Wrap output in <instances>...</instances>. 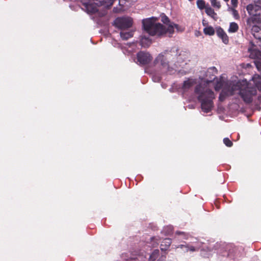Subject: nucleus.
I'll return each instance as SVG.
<instances>
[{
  "label": "nucleus",
  "instance_id": "2eb2a0df",
  "mask_svg": "<svg viewBox=\"0 0 261 261\" xmlns=\"http://www.w3.org/2000/svg\"><path fill=\"white\" fill-rule=\"evenodd\" d=\"M205 13L207 14V15L213 18L214 19L215 18V17L217 15V14L215 12L214 9H213L210 7H206L205 8Z\"/></svg>",
  "mask_w": 261,
  "mask_h": 261
},
{
  "label": "nucleus",
  "instance_id": "aec40b11",
  "mask_svg": "<svg viewBox=\"0 0 261 261\" xmlns=\"http://www.w3.org/2000/svg\"><path fill=\"white\" fill-rule=\"evenodd\" d=\"M160 251L158 249L154 250L149 257L150 261H154L159 256Z\"/></svg>",
  "mask_w": 261,
  "mask_h": 261
},
{
  "label": "nucleus",
  "instance_id": "4468645a",
  "mask_svg": "<svg viewBox=\"0 0 261 261\" xmlns=\"http://www.w3.org/2000/svg\"><path fill=\"white\" fill-rule=\"evenodd\" d=\"M179 25L173 22L168 24V28L165 27V34L169 33L170 34H172L174 32V28L178 29Z\"/></svg>",
  "mask_w": 261,
  "mask_h": 261
},
{
  "label": "nucleus",
  "instance_id": "f03ea898",
  "mask_svg": "<svg viewBox=\"0 0 261 261\" xmlns=\"http://www.w3.org/2000/svg\"><path fill=\"white\" fill-rule=\"evenodd\" d=\"M198 94V99L201 102V107L205 113L210 112L213 107V99L215 98L214 92L205 85H197L194 90Z\"/></svg>",
  "mask_w": 261,
  "mask_h": 261
},
{
  "label": "nucleus",
  "instance_id": "0eeeda50",
  "mask_svg": "<svg viewBox=\"0 0 261 261\" xmlns=\"http://www.w3.org/2000/svg\"><path fill=\"white\" fill-rule=\"evenodd\" d=\"M137 61L141 65H145L149 64L152 59L151 55L144 51H140L137 55Z\"/></svg>",
  "mask_w": 261,
  "mask_h": 261
},
{
  "label": "nucleus",
  "instance_id": "7c9ffc66",
  "mask_svg": "<svg viewBox=\"0 0 261 261\" xmlns=\"http://www.w3.org/2000/svg\"><path fill=\"white\" fill-rule=\"evenodd\" d=\"M222 87V84L221 83H218L215 87L216 90H219Z\"/></svg>",
  "mask_w": 261,
  "mask_h": 261
},
{
  "label": "nucleus",
  "instance_id": "423d86ee",
  "mask_svg": "<svg viewBox=\"0 0 261 261\" xmlns=\"http://www.w3.org/2000/svg\"><path fill=\"white\" fill-rule=\"evenodd\" d=\"M255 19V18L254 17L248 18L247 24L250 27H252L251 31L254 37L256 39L261 40V28L254 24Z\"/></svg>",
  "mask_w": 261,
  "mask_h": 261
},
{
  "label": "nucleus",
  "instance_id": "9d476101",
  "mask_svg": "<svg viewBox=\"0 0 261 261\" xmlns=\"http://www.w3.org/2000/svg\"><path fill=\"white\" fill-rule=\"evenodd\" d=\"M248 51L250 53V56L252 58L261 59V52L258 50L249 48ZM255 64L257 69L261 71V61H256Z\"/></svg>",
  "mask_w": 261,
  "mask_h": 261
},
{
  "label": "nucleus",
  "instance_id": "20e7f679",
  "mask_svg": "<svg viewBox=\"0 0 261 261\" xmlns=\"http://www.w3.org/2000/svg\"><path fill=\"white\" fill-rule=\"evenodd\" d=\"M132 24L133 20L130 17H118L114 22V25L121 30L128 29Z\"/></svg>",
  "mask_w": 261,
  "mask_h": 261
},
{
  "label": "nucleus",
  "instance_id": "7ed1b4c3",
  "mask_svg": "<svg viewBox=\"0 0 261 261\" xmlns=\"http://www.w3.org/2000/svg\"><path fill=\"white\" fill-rule=\"evenodd\" d=\"M153 18L142 21L144 30L151 36H161L165 34V26L160 23H155Z\"/></svg>",
  "mask_w": 261,
  "mask_h": 261
},
{
  "label": "nucleus",
  "instance_id": "473e14b6",
  "mask_svg": "<svg viewBox=\"0 0 261 261\" xmlns=\"http://www.w3.org/2000/svg\"><path fill=\"white\" fill-rule=\"evenodd\" d=\"M202 24L204 26L206 25L207 24V23L206 22H204V20H203L202 21Z\"/></svg>",
  "mask_w": 261,
  "mask_h": 261
},
{
  "label": "nucleus",
  "instance_id": "6ab92c4d",
  "mask_svg": "<svg viewBox=\"0 0 261 261\" xmlns=\"http://www.w3.org/2000/svg\"><path fill=\"white\" fill-rule=\"evenodd\" d=\"M239 29V26L236 22H231L230 23L229 28L228 29L229 32L235 33L237 32Z\"/></svg>",
  "mask_w": 261,
  "mask_h": 261
},
{
  "label": "nucleus",
  "instance_id": "412c9836",
  "mask_svg": "<svg viewBox=\"0 0 261 261\" xmlns=\"http://www.w3.org/2000/svg\"><path fill=\"white\" fill-rule=\"evenodd\" d=\"M253 80L254 83L255 87H254L256 90V88L261 90V79H259V80L257 81L256 77L254 76L253 77ZM251 88H253V87H250Z\"/></svg>",
  "mask_w": 261,
  "mask_h": 261
},
{
  "label": "nucleus",
  "instance_id": "bb28decb",
  "mask_svg": "<svg viewBox=\"0 0 261 261\" xmlns=\"http://www.w3.org/2000/svg\"><path fill=\"white\" fill-rule=\"evenodd\" d=\"M223 143L225 144V145L227 147H231L233 145L232 142L228 138H225L223 139Z\"/></svg>",
  "mask_w": 261,
  "mask_h": 261
},
{
  "label": "nucleus",
  "instance_id": "f704fd0d",
  "mask_svg": "<svg viewBox=\"0 0 261 261\" xmlns=\"http://www.w3.org/2000/svg\"><path fill=\"white\" fill-rule=\"evenodd\" d=\"M130 186V181L129 180V187Z\"/></svg>",
  "mask_w": 261,
  "mask_h": 261
},
{
  "label": "nucleus",
  "instance_id": "9b49d317",
  "mask_svg": "<svg viewBox=\"0 0 261 261\" xmlns=\"http://www.w3.org/2000/svg\"><path fill=\"white\" fill-rule=\"evenodd\" d=\"M216 34L218 36V37L222 40V42L224 44H227L228 43V37L222 28H221V27L217 28Z\"/></svg>",
  "mask_w": 261,
  "mask_h": 261
},
{
  "label": "nucleus",
  "instance_id": "f8f14e48",
  "mask_svg": "<svg viewBox=\"0 0 261 261\" xmlns=\"http://www.w3.org/2000/svg\"><path fill=\"white\" fill-rule=\"evenodd\" d=\"M196 80L189 79L188 80L184 81L181 88L182 90L184 92H187L195 84H196Z\"/></svg>",
  "mask_w": 261,
  "mask_h": 261
},
{
  "label": "nucleus",
  "instance_id": "cd10ccee",
  "mask_svg": "<svg viewBox=\"0 0 261 261\" xmlns=\"http://www.w3.org/2000/svg\"><path fill=\"white\" fill-rule=\"evenodd\" d=\"M232 14L234 16V17L238 19H239L240 18V16H239V14L238 13V12L237 10H236V9H232Z\"/></svg>",
  "mask_w": 261,
  "mask_h": 261
},
{
  "label": "nucleus",
  "instance_id": "4be33fe9",
  "mask_svg": "<svg viewBox=\"0 0 261 261\" xmlns=\"http://www.w3.org/2000/svg\"><path fill=\"white\" fill-rule=\"evenodd\" d=\"M212 6L217 9H220L221 5L219 1L218 0H210Z\"/></svg>",
  "mask_w": 261,
  "mask_h": 261
},
{
  "label": "nucleus",
  "instance_id": "c756f323",
  "mask_svg": "<svg viewBox=\"0 0 261 261\" xmlns=\"http://www.w3.org/2000/svg\"><path fill=\"white\" fill-rule=\"evenodd\" d=\"M231 4L233 7H236L238 6V0H231Z\"/></svg>",
  "mask_w": 261,
  "mask_h": 261
},
{
  "label": "nucleus",
  "instance_id": "dca6fc26",
  "mask_svg": "<svg viewBox=\"0 0 261 261\" xmlns=\"http://www.w3.org/2000/svg\"><path fill=\"white\" fill-rule=\"evenodd\" d=\"M141 45L144 47L149 46L151 44V40L145 37H142L140 41Z\"/></svg>",
  "mask_w": 261,
  "mask_h": 261
},
{
  "label": "nucleus",
  "instance_id": "5701e85b",
  "mask_svg": "<svg viewBox=\"0 0 261 261\" xmlns=\"http://www.w3.org/2000/svg\"><path fill=\"white\" fill-rule=\"evenodd\" d=\"M161 21L165 24H170V19L169 18L164 14L162 13L161 15Z\"/></svg>",
  "mask_w": 261,
  "mask_h": 261
},
{
  "label": "nucleus",
  "instance_id": "f257e3e1",
  "mask_svg": "<svg viewBox=\"0 0 261 261\" xmlns=\"http://www.w3.org/2000/svg\"><path fill=\"white\" fill-rule=\"evenodd\" d=\"M228 93L226 95H232L237 91H239V94L243 99V101L247 104L251 103L253 101V96L257 94V90L254 88H251L249 86L246 81H238L233 84L226 89Z\"/></svg>",
  "mask_w": 261,
  "mask_h": 261
},
{
  "label": "nucleus",
  "instance_id": "f3484780",
  "mask_svg": "<svg viewBox=\"0 0 261 261\" xmlns=\"http://www.w3.org/2000/svg\"><path fill=\"white\" fill-rule=\"evenodd\" d=\"M203 33L206 35L212 36L215 34V30L211 26L205 27L203 29Z\"/></svg>",
  "mask_w": 261,
  "mask_h": 261
},
{
  "label": "nucleus",
  "instance_id": "a878e982",
  "mask_svg": "<svg viewBox=\"0 0 261 261\" xmlns=\"http://www.w3.org/2000/svg\"><path fill=\"white\" fill-rule=\"evenodd\" d=\"M179 247L181 248V249H184V248H185L186 249V250L187 251H188L189 250V251H195V248L193 246H190V247H188L187 246H185L184 245H180L179 246Z\"/></svg>",
  "mask_w": 261,
  "mask_h": 261
},
{
  "label": "nucleus",
  "instance_id": "393cba45",
  "mask_svg": "<svg viewBox=\"0 0 261 261\" xmlns=\"http://www.w3.org/2000/svg\"><path fill=\"white\" fill-rule=\"evenodd\" d=\"M196 3L198 8L200 10H202L206 7L205 2L203 0H197Z\"/></svg>",
  "mask_w": 261,
  "mask_h": 261
},
{
  "label": "nucleus",
  "instance_id": "b1692460",
  "mask_svg": "<svg viewBox=\"0 0 261 261\" xmlns=\"http://www.w3.org/2000/svg\"><path fill=\"white\" fill-rule=\"evenodd\" d=\"M226 93H228V92L226 91V89L224 88L222 90L221 93L220 94L219 99L220 101H222L225 99L226 96H229V95H226Z\"/></svg>",
  "mask_w": 261,
  "mask_h": 261
},
{
  "label": "nucleus",
  "instance_id": "2f4dec72",
  "mask_svg": "<svg viewBox=\"0 0 261 261\" xmlns=\"http://www.w3.org/2000/svg\"><path fill=\"white\" fill-rule=\"evenodd\" d=\"M183 233H184L183 232H180V231H176V234H178V235L181 234H183Z\"/></svg>",
  "mask_w": 261,
  "mask_h": 261
},
{
  "label": "nucleus",
  "instance_id": "39448f33",
  "mask_svg": "<svg viewBox=\"0 0 261 261\" xmlns=\"http://www.w3.org/2000/svg\"><path fill=\"white\" fill-rule=\"evenodd\" d=\"M248 13L253 16L260 15L261 11V0L255 1L253 4L248 5L246 7Z\"/></svg>",
  "mask_w": 261,
  "mask_h": 261
},
{
  "label": "nucleus",
  "instance_id": "c85d7f7f",
  "mask_svg": "<svg viewBox=\"0 0 261 261\" xmlns=\"http://www.w3.org/2000/svg\"><path fill=\"white\" fill-rule=\"evenodd\" d=\"M96 1H97V0H95ZM108 0H99V3H97L98 5L99 6H103L105 5L106 3H107Z\"/></svg>",
  "mask_w": 261,
  "mask_h": 261
},
{
  "label": "nucleus",
  "instance_id": "ddd939ff",
  "mask_svg": "<svg viewBox=\"0 0 261 261\" xmlns=\"http://www.w3.org/2000/svg\"><path fill=\"white\" fill-rule=\"evenodd\" d=\"M172 243L171 240L169 238L164 239L161 242L160 248L162 251H166L170 247Z\"/></svg>",
  "mask_w": 261,
  "mask_h": 261
},
{
  "label": "nucleus",
  "instance_id": "6e6552de",
  "mask_svg": "<svg viewBox=\"0 0 261 261\" xmlns=\"http://www.w3.org/2000/svg\"><path fill=\"white\" fill-rule=\"evenodd\" d=\"M99 0L96 1L94 0V3L91 2H84L82 3L83 9L87 11V13L90 14L95 13L98 11L97 7L100 6L98 5L97 3H99Z\"/></svg>",
  "mask_w": 261,
  "mask_h": 261
},
{
  "label": "nucleus",
  "instance_id": "a211bd4d",
  "mask_svg": "<svg viewBox=\"0 0 261 261\" xmlns=\"http://www.w3.org/2000/svg\"><path fill=\"white\" fill-rule=\"evenodd\" d=\"M133 36V33L132 32H121L120 36L121 38L124 40H127L129 38L132 37Z\"/></svg>",
  "mask_w": 261,
  "mask_h": 261
},
{
  "label": "nucleus",
  "instance_id": "72a5a7b5",
  "mask_svg": "<svg viewBox=\"0 0 261 261\" xmlns=\"http://www.w3.org/2000/svg\"><path fill=\"white\" fill-rule=\"evenodd\" d=\"M224 1L225 2H228L229 0H224Z\"/></svg>",
  "mask_w": 261,
  "mask_h": 261
},
{
  "label": "nucleus",
  "instance_id": "1a4fd4ad",
  "mask_svg": "<svg viewBox=\"0 0 261 261\" xmlns=\"http://www.w3.org/2000/svg\"><path fill=\"white\" fill-rule=\"evenodd\" d=\"M165 54V56L162 54L159 55L154 60V63L155 64H161L163 67L168 68L169 67V62L167 61V59L169 58L168 57L169 54L167 53Z\"/></svg>",
  "mask_w": 261,
  "mask_h": 261
}]
</instances>
